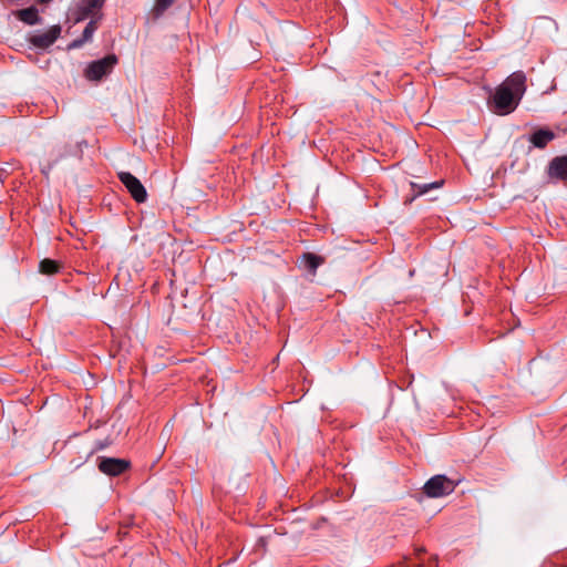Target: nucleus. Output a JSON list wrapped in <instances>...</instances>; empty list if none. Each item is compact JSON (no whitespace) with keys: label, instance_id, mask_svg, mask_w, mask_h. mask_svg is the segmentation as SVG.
Listing matches in <instances>:
<instances>
[{"label":"nucleus","instance_id":"nucleus-5","mask_svg":"<svg viewBox=\"0 0 567 567\" xmlns=\"http://www.w3.org/2000/svg\"><path fill=\"white\" fill-rule=\"evenodd\" d=\"M131 463L125 458L105 457L97 458L99 470L109 476H118L128 470Z\"/></svg>","mask_w":567,"mask_h":567},{"label":"nucleus","instance_id":"nucleus-11","mask_svg":"<svg viewBox=\"0 0 567 567\" xmlns=\"http://www.w3.org/2000/svg\"><path fill=\"white\" fill-rule=\"evenodd\" d=\"M97 29V21L96 20H91L85 29L83 30V33H82V38L81 39H76L74 40L70 48H80L82 47L85 42L90 41L93 37V33L95 32V30Z\"/></svg>","mask_w":567,"mask_h":567},{"label":"nucleus","instance_id":"nucleus-9","mask_svg":"<svg viewBox=\"0 0 567 567\" xmlns=\"http://www.w3.org/2000/svg\"><path fill=\"white\" fill-rule=\"evenodd\" d=\"M16 17L29 24V25H34V24H38L41 22V19L39 17V11L38 9L34 7V6H31L29 8H25V9H21V10H18L16 12Z\"/></svg>","mask_w":567,"mask_h":567},{"label":"nucleus","instance_id":"nucleus-12","mask_svg":"<svg viewBox=\"0 0 567 567\" xmlns=\"http://www.w3.org/2000/svg\"><path fill=\"white\" fill-rule=\"evenodd\" d=\"M301 262L309 271L315 272L317 268L324 262V259L321 256L306 252L301 257Z\"/></svg>","mask_w":567,"mask_h":567},{"label":"nucleus","instance_id":"nucleus-6","mask_svg":"<svg viewBox=\"0 0 567 567\" xmlns=\"http://www.w3.org/2000/svg\"><path fill=\"white\" fill-rule=\"evenodd\" d=\"M61 27L59 24L52 25L48 31L33 34L29 38V42L39 49H47L51 47L60 37Z\"/></svg>","mask_w":567,"mask_h":567},{"label":"nucleus","instance_id":"nucleus-16","mask_svg":"<svg viewBox=\"0 0 567 567\" xmlns=\"http://www.w3.org/2000/svg\"><path fill=\"white\" fill-rule=\"evenodd\" d=\"M92 12L85 7V4L79 10L78 17L75 18V22H80L91 16Z\"/></svg>","mask_w":567,"mask_h":567},{"label":"nucleus","instance_id":"nucleus-17","mask_svg":"<svg viewBox=\"0 0 567 567\" xmlns=\"http://www.w3.org/2000/svg\"><path fill=\"white\" fill-rule=\"evenodd\" d=\"M424 551H425V550H424V548H420V549H417V551H416V553H417V555H420V554H422V553H424Z\"/></svg>","mask_w":567,"mask_h":567},{"label":"nucleus","instance_id":"nucleus-13","mask_svg":"<svg viewBox=\"0 0 567 567\" xmlns=\"http://www.w3.org/2000/svg\"><path fill=\"white\" fill-rule=\"evenodd\" d=\"M60 264L53 259L45 258L40 261L39 270L43 275H54L60 270Z\"/></svg>","mask_w":567,"mask_h":567},{"label":"nucleus","instance_id":"nucleus-1","mask_svg":"<svg viewBox=\"0 0 567 567\" xmlns=\"http://www.w3.org/2000/svg\"><path fill=\"white\" fill-rule=\"evenodd\" d=\"M526 92V75L516 71L508 75L488 97L491 111L497 115H507L516 110Z\"/></svg>","mask_w":567,"mask_h":567},{"label":"nucleus","instance_id":"nucleus-4","mask_svg":"<svg viewBox=\"0 0 567 567\" xmlns=\"http://www.w3.org/2000/svg\"><path fill=\"white\" fill-rule=\"evenodd\" d=\"M118 179L122 182V184L126 187L131 196L137 202V203H144L147 198V193L143 184L140 182L138 178H136L133 174L130 172H118L117 173Z\"/></svg>","mask_w":567,"mask_h":567},{"label":"nucleus","instance_id":"nucleus-8","mask_svg":"<svg viewBox=\"0 0 567 567\" xmlns=\"http://www.w3.org/2000/svg\"><path fill=\"white\" fill-rule=\"evenodd\" d=\"M555 137L556 135L553 131L539 128L529 136L528 141L537 148H545Z\"/></svg>","mask_w":567,"mask_h":567},{"label":"nucleus","instance_id":"nucleus-7","mask_svg":"<svg viewBox=\"0 0 567 567\" xmlns=\"http://www.w3.org/2000/svg\"><path fill=\"white\" fill-rule=\"evenodd\" d=\"M547 175L550 179L567 183V155L554 157L547 166Z\"/></svg>","mask_w":567,"mask_h":567},{"label":"nucleus","instance_id":"nucleus-2","mask_svg":"<svg viewBox=\"0 0 567 567\" xmlns=\"http://www.w3.org/2000/svg\"><path fill=\"white\" fill-rule=\"evenodd\" d=\"M455 489V484L445 475H435L431 477L423 486L425 495L429 497H442L451 494Z\"/></svg>","mask_w":567,"mask_h":567},{"label":"nucleus","instance_id":"nucleus-15","mask_svg":"<svg viewBox=\"0 0 567 567\" xmlns=\"http://www.w3.org/2000/svg\"><path fill=\"white\" fill-rule=\"evenodd\" d=\"M104 3V0H87L85 7L93 13L95 9H100Z\"/></svg>","mask_w":567,"mask_h":567},{"label":"nucleus","instance_id":"nucleus-3","mask_svg":"<svg viewBox=\"0 0 567 567\" xmlns=\"http://www.w3.org/2000/svg\"><path fill=\"white\" fill-rule=\"evenodd\" d=\"M116 63L117 56L115 54H109L103 59L91 62L86 68L85 75L89 80L99 81L111 73Z\"/></svg>","mask_w":567,"mask_h":567},{"label":"nucleus","instance_id":"nucleus-14","mask_svg":"<svg viewBox=\"0 0 567 567\" xmlns=\"http://www.w3.org/2000/svg\"><path fill=\"white\" fill-rule=\"evenodd\" d=\"M173 2L174 0H156L153 7L154 16H162L173 4Z\"/></svg>","mask_w":567,"mask_h":567},{"label":"nucleus","instance_id":"nucleus-10","mask_svg":"<svg viewBox=\"0 0 567 567\" xmlns=\"http://www.w3.org/2000/svg\"><path fill=\"white\" fill-rule=\"evenodd\" d=\"M442 184H443V181L426 183V184H420V183L412 182L411 187L414 192V195L409 199V202L414 200L416 197L424 195L434 188H440L442 186Z\"/></svg>","mask_w":567,"mask_h":567}]
</instances>
